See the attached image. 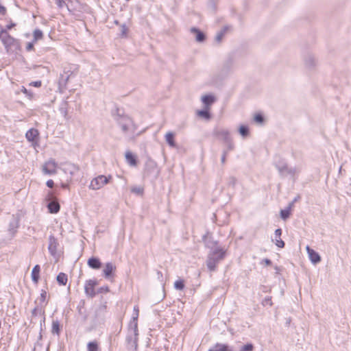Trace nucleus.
Returning a JSON list of instances; mask_svg holds the SVG:
<instances>
[{
	"mask_svg": "<svg viewBox=\"0 0 351 351\" xmlns=\"http://www.w3.org/2000/svg\"><path fill=\"white\" fill-rule=\"evenodd\" d=\"M125 159H126V161L130 165V166H136V157L135 156H134L132 154V152H126L125 153Z\"/></svg>",
	"mask_w": 351,
	"mask_h": 351,
	"instance_id": "25",
	"label": "nucleus"
},
{
	"mask_svg": "<svg viewBox=\"0 0 351 351\" xmlns=\"http://www.w3.org/2000/svg\"><path fill=\"white\" fill-rule=\"evenodd\" d=\"M62 187L64 189H68L69 184H62Z\"/></svg>",
	"mask_w": 351,
	"mask_h": 351,
	"instance_id": "59",
	"label": "nucleus"
},
{
	"mask_svg": "<svg viewBox=\"0 0 351 351\" xmlns=\"http://www.w3.org/2000/svg\"><path fill=\"white\" fill-rule=\"evenodd\" d=\"M88 265L94 269H98L101 266V263L99 259L95 257H92L88 261Z\"/></svg>",
	"mask_w": 351,
	"mask_h": 351,
	"instance_id": "21",
	"label": "nucleus"
},
{
	"mask_svg": "<svg viewBox=\"0 0 351 351\" xmlns=\"http://www.w3.org/2000/svg\"><path fill=\"white\" fill-rule=\"evenodd\" d=\"M306 249L308 257L313 264H317L321 261V257L317 252H316L314 250L311 249L309 246H306Z\"/></svg>",
	"mask_w": 351,
	"mask_h": 351,
	"instance_id": "12",
	"label": "nucleus"
},
{
	"mask_svg": "<svg viewBox=\"0 0 351 351\" xmlns=\"http://www.w3.org/2000/svg\"><path fill=\"white\" fill-rule=\"evenodd\" d=\"M61 165L62 166L61 168L62 171L65 173L69 174L71 178L75 176L80 171L78 165L70 162L62 163ZM70 180H71V178H70Z\"/></svg>",
	"mask_w": 351,
	"mask_h": 351,
	"instance_id": "6",
	"label": "nucleus"
},
{
	"mask_svg": "<svg viewBox=\"0 0 351 351\" xmlns=\"http://www.w3.org/2000/svg\"><path fill=\"white\" fill-rule=\"evenodd\" d=\"M96 285V282L93 280H88L84 287L85 293L87 295L93 298L95 295V286Z\"/></svg>",
	"mask_w": 351,
	"mask_h": 351,
	"instance_id": "11",
	"label": "nucleus"
},
{
	"mask_svg": "<svg viewBox=\"0 0 351 351\" xmlns=\"http://www.w3.org/2000/svg\"><path fill=\"white\" fill-rule=\"evenodd\" d=\"M213 134L219 138V139L223 140L225 142L230 141V133L228 130L223 128H215L213 130Z\"/></svg>",
	"mask_w": 351,
	"mask_h": 351,
	"instance_id": "8",
	"label": "nucleus"
},
{
	"mask_svg": "<svg viewBox=\"0 0 351 351\" xmlns=\"http://www.w3.org/2000/svg\"><path fill=\"white\" fill-rule=\"evenodd\" d=\"M19 226V219L15 216H12L9 223L8 231L10 234H14Z\"/></svg>",
	"mask_w": 351,
	"mask_h": 351,
	"instance_id": "13",
	"label": "nucleus"
},
{
	"mask_svg": "<svg viewBox=\"0 0 351 351\" xmlns=\"http://www.w3.org/2000/svg\"><path fill=\"white\" fill-rule=\"evenodd\" d=\"M56 279H57L58 284L60 285H66L67 280H68L67 275L62 272L60 273L57 276Z\"/></svg>",
	"mask_w": 351,
	"mask_h": 351,
	"instance_id": "28",
	"label": "nucleus"
},
{
	"mask_svg": "<svg viewBox=\"0 0 351 351\" xmlns=\"http://www.w3.org/2000/svg\"><path fill=\"white\" fill-rule=\"evenodd\" d=\"M156 165L152 162H150L149 163H147L146 164V168H145V176H148L150 172H151V170H156Z\"/></svg>",
	"mask_w": 351,
	"mask_h": 351,
	"instance_id": "31",
	"label": "nucleus"
},
{
	"mask_svg": "<svg viewBox=\"0 0 351 351\" xmlns=\"http://www.w3.org/2000/svg\"><path fill=\"white\" fill-rule=\"evenodd\" d=\"M138 313H139V310H138V306H134V312H133V315H132V319H133V320H138Z\"/></svg>",
	"mask_w": 351,
	"mask_h": 351,
	"instance_id": "42",
	"label": "nucleus"
},
{
	"mask_svg": "<svg viewBox=\"0 0 351 351\" xmlns=\"http://www.w3.org/2000/svg\"><path fill=\"white\" fill-rule=\"evenodd\" d=\"M33 34L35 41L42 39L43 36V32L38 29H35Z\"/></svg>",
	"mask_w": 351,
	"mask_h": 351,
	"instance_id": "35",
	"label": "nucleus"
},
{
	"mask_svg": "<svg viewBox=\"0 0 351 351\" xmlns=\"http://www.w3.org/2000/svg\"><path fill=\"white\" fill-rule=\"evenodd\" d=\"M226 27H225L223 29H222L221 32H219L216 37H215V40L217 42H220L223 38V36H224L225 33H226Z\"/></svg>",
	"mask_w": 351,
	"mask_h": 351,
	"instance_id": "40",
	"label": "nucleus"
},
{
	"mask_svg": "<svg viewBox=\"0 0 351 351\" xmlns=\"http://www.w3.org/2000/svg\"><path fill=\"white\" fill-rule=\"evenodd\" d=\"M40 265H36L34 267L32 271V280L35 284H38L40 278Z\"/></svg>",
	"mask_w": 351,
	"mask_h": 351,
	"instance_id": "19",
	"label": "nucleus"
},
{
	"mask_svg": "<svg viewBox=\"0 0 351 351\" xmlns=\"http://www.w3.org/2000/svg\"><path fill=\"white\" fill-rule=\"evenodd\" d=\"M44 307L40 305L36 306L32 311V315L34 317L37 316L38 315H43L45 313Z\"/></svg>",
	"mask_w": 351,
	"mask_h": 351,
	"instance_id": "30",
	"label": "nucleus"
},
{
	"mask_svg": "<svg viewBox=\"0 0 351 351\" xmlns=\"http://www.w3.org/2000/svg\"><path fill=\"white\" fill-rule=\"evenodd\" d=\"M126 340L129 348L136 350L137 348L138 335H134L128 332Z\"/></svg>",
	"mask_w": 351,
	"mask_h": 351,
	"instance_id": "15",
	"label": "nucleus"
},
{
	"mask_svg": "<svg viewBox=\"0 0 351 351\" xmlns=\"http://www.w3.org/2000/svg\"><path fill=\"white\" fill-rule=\"evenodd\" d=\"M275 165L282 176H287L289 175L293 177L295 174L300 172V169L298 168L289 167L287 164L283 160L276 162Z\"/></svg>",
	"mask_w": 351,
	"mask_h": 351,
	"instance_id": "3",
	"label": "nucleus"
},
{
	"mask_svg": "<svg viewBox=\"0 0 351 351\" xmlns=\"http://www.w3.org/2000/svg\"><path fill=\"white\" fill-rule=\"evenodd\" d=\"M51 213H57L60 210V204L57 201H51L47 205Z\"/></svg>",
	"mask_w": 351,
	"mask_h": 351,
	"instance_id": "23",
	"label": "nucleus"
},
{
	"mask_svg": "<svg viewBox=\"0 0 351 351\" xmlns=\"http://www.w3.org/2000/svg\"><path fill=\"white\" fill-rule=\"evenodd\" d=\"M56 2L59 8H62L64 4V0H56Z\"/></svg>",
	"mask_w": 351,
	"mask_h": 351,
	"instance_id": "54",
	"label": "nucleus"
},
{
	"mask_svg": "<svg viewBox=\"0 0 351 351\" xmlns=\"http://www.w3.org/2000/svg\"><path fill=\"white\" fill-rule=\"evenodd\" d=\"M263 261L265 263L266 265H270L271 264V261L268 258H265Z\"/></svg>",
	"mask_w": 351,
	"mask_h": 351,
	"instance_id": "57",
	"label": "nucleus"
},
{
	"mask_svg": "<svg viewBox=\"0 0 351 351\" xmlns=\"http://www.w3.org/2000/svg\"><path fill=\"white\" fill-rule=\"evenodd\" d=\"M0 39L6 49L11 47L15 43V39L12 37L7 29H1L0 31Z\"/></svg>",
	"mask_w": 351,
	"mask_h": 351,
	"instance_id": "7",
	"label": "nucleus"
},
{
	"mask_svg": "<svg viewBox=\"0 0 351 351\" xmlns=\"http://www.w3.org/2000/svg\"><path fill=\"white\" fill-rule=\"evenodd\" d=\"M15 25H16V24H15V23H11V24L8 25L6 26V29H12L13 27H14Z\"/></svg>",
	"mask_w": 351,
	"mask_h": 351,
	"instance_id": "58",
	"label": "nucleus"
},
{
	"mask_svg": "<svg viewBox=\"0 0 351 351\" xmlns=\"http://www.w3.org/2000/svg\"><path fill=\"white\" fill-rule=\"evenodd\" d=\"M99 292H100V293L109 292V287L108 286L102 287L99 288Z\"/></svg>",
	"mask_w": 351,
	"mask_h": 351,
	"instance_id": "51",
	"label": "nucleus"
},
{
	"mask_svg": "<svg viewBox=\"0 0 351 351\" xmlns=\"http://www.w3.org/2000/svg\"><path fill=\"white\" fill-rule=\"evenodd\" d=\"M226 143L228 144V149L226 150L227 153H228L229 151H231L234 149V144L232 143L231 138H230L229 142H226Z\"/></svg>",
	"mask_w": 351,
	"mask_h": 351,
	"instance_id": "47",
	"label": "nucleus"
},
{
	"mask_svg": "<svg viewBox=\"0 0 351 351\" xmlns=\"http://www.w3.org/2000/svg\"><path fill=\"white\" fill-rule=\"evenodd\" d=\"M46 185L49 187V188H53V186H54V182L52 180H49L47 181L46 182Z\"/></svg>",
	"mask_w": 351,
	"mask_h": 351,
	"instance_id": "53",
	"label": "nucleus"
},
{
	"mask_svg": "<svg viewBox=\"0 0 351 351\" xmlns=\"http://www.w3.org/2000/svg\"><path fill=\"white\" fill-rule=\"evenodd\" d=\"M237 183V179L234 177H230L228 179V184L234 186Z\"/></svg>",
	"mask_w": 351,
	"mask_h": 351,
	"instance_id": "46",
	"label": "nucleus"
},
{
	"mask_svg": "<svg viewBox=\"0 0 351 351\" xmlns=\"http://www.w3.org/2000/svg\"><path fill=\"white\" fill-rule=\"evenodd\" d=\"M60 332V328L59 321L58 320H53L51 332L53 334H56L57 335H59Z\"/></svg>",
	"mask_w": 351,
	"mask_h": 351,
	"instance_id": "29",
	"label": "nucleus"
},
{
	"mask_svg": "<svg viewBox=\"0 0 351 351\" xmlns=\"http://www.w3.org/2000/svg\"><path fill=\"white\" fill-rule=\"evenodd\" d=\"M115 120L120 126L123 133L130 138H132L137 129L133 120L127 115L119 114L116 117Z\"/></svg>",
	"mask_w": 351,
	"mask_h": 351,
	"instance_id": "1",
	"label": "nucleus"
},
{
	"mask_svg": "<svg viewBox=\"0 0 351 351\" xmlns=\"http://www.w3.org/2000/svg\"><path fill=\"white\" fill-rule=\"evenodd\" d=\"M128 332L134 335H138V320L132 319L130 321L128 327Z\"/></svg>",
	"mask_w": 351,
	"mask_h": 351,
	"instance_id": "20",
	"label": "nucleus"
},
{
	"mask_svg": "<svg viewBox=\"0 0 351 351\" xmlns=\"http://www.w3.org/2000/svg\"><path fill=\"white\" fill-rule=\"evenodd\" d=\"M69 76L66 77V78L65 80L63 79V77H62L61 79H60L59 80V84L60 86H62V85H64L65 86L66 84L67 83V81L69 80Z\"/></svg>",
	"mask_w": 351,
	"mask_h": 351,
	"instance_id": "50",
	"label": "nucleus"
},
{
	"mask_svg": "<svg viewBox=\"0 0 351 351\" xmlns=\"http://www.w3.org/2000/svg\"><path fill=\"white\" fill-rule=\"evenodd\" d=\"M190 32L195 35V40L198 43H202L206 39L205 34L196 27H191Z\"/></svg>",
	"mask_w": 351,
	"mask_h": 351,
	"instance_id": "17",
	"label": "nucleus"
},
{
	"mask_svg": "<svg viewBox=\"0 0 351 351\" xmlns=\"http://www.w3.org/2000/svg\"><path fill=\"white\" fill-rule=\"evenodd\" d=\"M226 156H227V151H223L222 156H221V159L222 164H224L226 162Z\"/></svg>",
	"mask_w": 351,
	"mask_h": 351,
	"instance_id": "52",
	"label": "nucleus"
},
{
	"mask_svg": "<svg viewBox=\"0 0 351 351\" xmlns=\"http://www.w3.org/2000/svg\"><path fill=\"white\" fill-rule=\"evenodd\" d=\"M131 192L138 195H142L143 193V188L141 186H134L132 187Z\"/></svg>",
	"mask_w": 351,
	"mask_h": 351,
	"instance_id": "36",
	"label": "nucleus"
},
{
	"mask_svg": "<svg viewBox=\"0 0 351 351\" xmlns=\"http://www.w3.org/2000/svg\"><path fill=\"white\" fill-rule=\"evenodd\" d=\"M21 92H23L24 94L28 96L29 99H32L33 97V94L28 91L27 88L24 86H22Z\"/></svg>",
	"mask_w": 351,
	"mask_h": 351,
	"instance_id": "45",
	"label": "nucleus"
},
{
	"mask_svg": "<svg viewBox=\"0 0 351 351\" xmlns=\"http://www.w3.org/2000/svg\"><path fill=\"white\" fill-rule=\"evenodd\" d=\"M262 304L263 306H266V305H269V306H272V302H271V297H267L265 298L263 302H262Z\"/></svg>",
	"mask_w": 351,
	"mask_h": 351,
	"instance_id": "44",
	"label": "nucleus"
},
{
	"mask_svg": "<svg viewBox=\"0 0 351 351\" xmlns=\"http://www.w3.org/2000/svg\"><path fill=\"white\" fill-rule=\"evenodd\" d=\"M34 48V44L32 43H29L27 45L26 49L27 51H31Z\"/></svg>",
	"mask_w": 351,
	"mask_h": 351,
	"instance_id": "56",
	"label": "nucleus"
},
{
	"mask_svg": "<svg viewBox=\"0 0 351 351\" xmlns=\"http://www.w3.org/2000/svg\"><path fill=\"white\" fill-rule=\"evenodd\" d=\"M281 234L282 230L280 228H278L275 230V244L280 248H282L285 246V242L280 239Z\"/></svg>",
	"mask_w": 351,
	"mask_h": 351,
	"instance_id": "18",
	"label": "nucleus"
},
{
	"mask_svg": "<svg viewBox=\"0 0 351 351\" xmlns=\"http://www.w3.org/2000/svg\"><path fill=\"white\" fill-rule=\"evenodd\" d=\"M112 179V176H106L104 175L98 176L94 178L90 183L89 189L96 191L101 189L104 186L108 184Z\"/></svg>",
	"mask_w": 351,
	"mask_h": 351,
	"instance_id": "4",
	"label": "nucleus"
},
{
	"mask_svg": "<svg viewBox=\"0 0 351 351\" xmlns=\"http://www.w3.org/2000/svg\"><path fill=\"white\" fill-rule=\"evenodd\" d=\"M289 215H290V211H289V208L285 209V210H281V211H280V217L284 220L287 219L289 217Z\"/></svg>",
	"mask_w": 351,
	"mask_h": 351,
	"instance_id": "39",
	"label": "nucleus"
},
{
	"mask_svg": "<svg viewBox=\"0 0 351 351\" xmlns=\"http://www.w3.org/2000/svg\"><path fill=\"white\" fill-rule=\"evenodd\" d=\"M174 287L178 290H182L184 288V281L182 280H176L174 282Z\"/></svg>",
	"mask_w": 351,
	"mask_h": 351,
	"instance_id": "38",
	"label": "nucleus"
},
{
	"mask_svg": "<svg viewBox=\"0 0 351 351\" xmlns=\"http://www.w3.org/2000/svg\"><path fill=\"white\" fill-rule=\"evenodd\" d=\"M239 133L241 136L243 137L246 136L249 134V130L248 128L245 125H241L239 128Z\"/></svg>",
	"mask_w": 351,
	"mask_h": 351,
	"instance_id": "37",
	"label": "nucleus"
},
{
	"mask_svg": "<svg viewBox=\"0 0 351 351\" xmlns=\"http://www.w3.org/2000/svg\"><path fill=\"white\" fill-rule=\"evenodd\" d=\"M39 132L36 129L31 128L26 134L25 137L28 141L32 142L33 145H38Z\"/></svg>",
	"mask_w": 351,
	"mask_h": 351,
	"instance_id": "9",
	"label": "nucleus"
},
{
	"mask_svg": "<svg viewBox=\"0 0 351 351\" xmlns=\"http://www.w3.org/2000/svg\"><path fill=\"white\" fill-rule=\"evenodd\" d=\"M30 86H33L34 87H40L42 85V82L41 81H35V82H32L29 84Z\"/></svg>",
	"mask_w": 351,
	"mask_h": 351,
	"instance_id": "49",
	"label": "nucleus"
},
{
	"mask_svg": "<svg viewBox=\"0 0 351 351\" xmlns=\"http://www.w3.org/2000/svg\"><path fill=\"white\" fill-rule=\"evenodd\" d=\"M197 114L206 120H209L210 119V114L207 110H198L197 112Z\"/></svg>",
	"mask_w": 351,
	"mask_h": 351,
	"instance_id": "32",
	"label": "nucleus"
},
{
	"mask_svg": "<svg viewBox=\"0 0 351 351\" xmlns=\"http://www.w3.org/2000/svg\"><path fill=\"white\" fill-rule=\"evenodd\" d=\"M226 255V250L221 247H217L211 250L207 256L206 266L210 271L216 270L217 264L222 261Z\"/></svg>",
	"mask_w": 351,
	"mask_h": 351,
	"instance_id": "2",
	"label": "nucleus"
},
{
	"mask_svg": "<svg viewBox=\"0 0 351 351\" xmlns=\"http://www.w3.org/2000/svg\"><path fill=\"white\" fill-rule=\"evenodd\" d=\"M121 36H125L127 35L128 28L125 25L121 26Z\"/></svg>",
	"mask_w": 351,
	"mask_h": 351,
	"instance_id": "48",
	"label": "nucleus"
},
{
	"mask_svg": "<svg viewBox=\"0 0 351 351\" xmlns=\"http://www.w3.org/2000/svg\"><path fill=\"white\" fill-rule=\"evenodd\" d=\"M175 134L172 132H168L165 136V138L167 143L171 147H176V144L174 141Z\"/></svg>",
	"mask_w": 351,
	"mask_h": 351,
	"instance_id": "22",
	"label": "nucleus"
},
{
	"mask_svg": "<svg viewBox=\"0 0 351 351\" xmlns=\"http://www.w3.org/2000/svg\"><path fill=\"white\" fill-rule=\"evenodd\" d=\"M254 348V346L252 343H247L241 347V351H252Z\"/></svg>",
	"mask_w": 351,
	"mask_h": 351,
	"instance_id": "43",
	"label": "nucleus"
},
{
	"mask_svg": "<svg viewBox=\"0 0 351 351\" xmlns=\"http://www.w3.org/2000/svg\"><path fill=\"white\" fill-rule=\"evenodd\" d=\"M47 294V291L45 290H44V289H42L41 290V293H40V295L37 299L36 302H37L38 301V303H39L38 305L45 307V306L47 304V302H46Z\"/></svg>",
	"mask_w": 351,
	"mask_h": 351,
	"instance_id": "26",
	"label": "nucleus"
},
{
	"mask_svg": "<svg viewBox=\"0 0 351 351\" xmlns=\"http://www.w3.org/2000/svg\"><path fill=\"white\" fill-rule=\"evenodd\" d=\"M98 344L96 341L89 342L87 345L88 351H98Z\"/></svg>",
	"mask_w": 351,
	"mask_h": 351,
	"instance_id": "34",
	"label": "nucleus"
},
{
	"mask_svg": "<svg viewBox=\"0 0 351 351\" xmlns=\"http://www.w3.org/2000/svg\"><path fill=\"white\" fill-rule=\"evenodd\" d=\"M254 120L255 122L258 123H263V121H264V118L263 117L262 114H257L254 116Z\"/></svg>",
	"mask_w": 351,
	"mask_h": 351,
	"instance_id": "41",
	"label": "nucleus"
},
{
	"mask_svg": "<svg viewBox=\"0 0 351 351\" xmlns=\"http://www.w3.org/2000/svg\"><path fill=\"white\" fill-rule=\"evenodd\" d=\"M116 270V266L112 263H107L103 270L104 276L106 279H110L113 276V273Z\"/></svg>",
	"mask_w": 351,
	"mask_h": 351,
	"instance_id": "10",
	"label": "nucleus"
},
{
	"mask_svg": "<svg viewBox=\"0 0 351 351\" xmlns=\"http://www.w3.org/2000/svg\"><path fill=\"white\" fill-rule=\"evenodd\" d=\"M202 101L206 107L210 106L213 103L215 102V98L213 95H204L202 97Z\"/></svg>",
	"mask_w": 351,
	"mask_h": 351,
	"instance_id": "27",
	"label": "nucleus"
},
{
	"mask_svg": "<svg viewBox=\"0 0 351 351\" xmlns=\"http://www.w3.org/2000/svg\"><path fill=\"white\" fill-rule=\"evenodd\" d=\"M59 111L66 121L70 119L71 117L69 115V104L66 101H64L61 103L59 107Z\"/></svg>",
	"mask_w": 351,
	"mask_h": 351,
	"instance_id": "14",
	"label": "nucleus"
},
{
	"mask_svg": "<svg viewBox=\"0 0 351 351\" xmlns=\"http://www.w3.org/2000/svg\"><path fill=\"white\" fill-rule=\"evenodd\" d=\"M209 351H228V346L217 343L213 348L210 349Z\"/></svg>",
	"mask_w": 351,
	"mask_h": 351,
	"instance_id": "33",
	"label": "nucleus"
},
{
	"mask_svg": "<svg viewBox=\"0 0 351 351\" xmlns=\"http://www.w3.org/2000/svg\"><path fill=\"white\" fill-rule=\"evenodd\" d=\"M58 242L54 236L51 235L49 238L48 250L51 255H55L57 252Z\"/></svg>",
	"mask_w": 351,
	"mask_h": 351,
	"instance_id": "16",
	"label": "nucleus"
},
{
	"mask_svg": "<svg viewBox=\"0 0 351 351\" xmlns=\"http://www.w3.org/2000/svg\"><path fill=\"white\" fill-rule=\"evenodd\" d=\"M304 64L308 69H312L315 66L316 60L312 55H308L305 58Z\"/></svg>",
	"mask_w": 351,
	"mask_h": 351,
	"instance_id": "24",
	"label": "nucleus"
},
{
	"mask_svg": "<svg viewBox=\"0 0 351 351\" xmlns=\"http://www.w3.org/2000/svg\"><path fill=\"white\" fill-rule=\"evenodd\" d=\"M5 13H6V8L3 5H0V14L2 15H5Z\"/></svg>",
	"mask_w": 351,
	"mask_h": 351,
	"instance_id": "55",
	"label": "nucleus"
},
{
	"mask_svg": "<svg viewBox=\"0 0 351 351\" xmlns=\"http://www.w3.org/2000/svg\"><path fill=\"white\" fill-rule=\"evenodd\" d=\"M58 164L54 159L51 158L42 166L43 173L45 175H55L57 173Z\"/></svg>",
	"mask_w": 351,
	"mask_h": 351,
	"instance_id": "5",
	"label": "nucleus"
}]
</instances>
